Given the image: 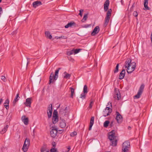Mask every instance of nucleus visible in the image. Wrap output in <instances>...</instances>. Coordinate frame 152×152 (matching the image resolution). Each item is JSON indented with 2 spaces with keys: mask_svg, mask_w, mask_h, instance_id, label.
<instances>
[{
  "mask_svg": "<svg viewBox=\"0 0 152 152\" xmlns=\"http://www.w3.org/2000/svg\"><path fill=\"white\" fill-rule=\"evenodd\" d=\"M81 50L80 49H74V53L76 54L78 53Z\"/></svg>",
  "mask_w": 152,
  "mask_h": 152,
  "instance_id": "4c0bfd02",
  "label": "nucleus"
},
{
  "mask_svg": "<svg viewBox=\"0 0 152 152\" xmlns=\"http://www.w3.org/2000/svg\"><path fill=\"white\" fill-rule=\"evenodd\" d=\"M3 100L1 98L0 99V104H1V103H2L3 102Z\"/></svg>",
  "mask_w": 152,
  "mask_h": 152,
  "instance_id": "864d4df0",
  "label": "nucleus"
},
{
  "mask_svg": "<svg viewBox=\"0 0 152 152\" xmlns=\"http://www.w3.org/2000/svg\"><path fill=\"white\" fill-rule=\"evenodd\" d=\"M71 149L70 147V146H69L67 148V151H66L65 152H69Z\"/></svg>",
  "mask_w": 152,
  "mask_h": 152,
  "instance_id": "de8ad7c7",
  "label": "nucleus"
},
{
  "mask_svg": "<svg viewBox=\"0 0 152 152\" xmlns=\"http://www.w3.org/2000/svg\"><path fill=\"white\" fill-rule=\"evenodd\" d=\"M88 88L87 86L86 85H85L84 86L83 89V92L84 93L87 94L88 93Z\"/></svg>",
  "mask_w": 152,
  "mask_h": 152,
  "instance_id": "2f4dec72",
  "label": "nucleus"
},
{
  "mask_svg": "<svg viewBox=\"0 0 152 152\" xmlns=\"http://www.w3.org/2000/svg\"><path fill=\"white\" fill-rule=\"evenodd\" d=\"M77 134V132H74L70 134V136L71 137H73Z\"/></svg>",
  "mask_w": 152,
  "mask_h": 152,
  "instance_id": "58836bf2",
  "label": "nucleus"
},
{
  "mask_svg": "<svg viewBox=\"0 0 152 152\" xmlns=\"http://www.w3.org/2000/svg\"><path fill=\"white\" fill-rule=\"evenodd\" d=\"M132 60L130 58L127 59L125 62L124 66L127 68L126 71L128 73H131L133 71L136 67V64L135 62H132Z\"/></svg>",
  "mask_w": 152,
  "mask_h": 152,
  "instance_id": "f257e3e1",
  "label": "nucleus"
},
{
  "mask_svg": "<svg viewBox=\"0 0 152 152\" xmlns=\"http://www.w3.org/2000/svg\"><path fill=\"white\" fill-rule=\"evenodd\" d=\"M62 36H61V37H56V39H61L62 38Z\"/></svg>",
  "mask_w": 152,
  "mask_h": 152,
  "instance_id": "8fccbe9b",
  "label": "nucleus"
},
{
  "mask_svg": "<svg viewBox=\"0 0 152 152\" xmlns=\"http://www.w3.org/2000/svg\"><path fill=\"white\" fill-rule=\"evenodd\" d=\"M9 100L8 99H7L6 100L5 102L4 103V104H9Z\"/></svg>",
  "mask_w": 152,
  "mask_h": 152,
  "instance_id": "37998d69",
  "label": "nucleus"
},
{
  "mask_svg": "<svg viewBox=\"0 0 152 152\" xmlns=\"http://www.w3.org/2000/svg\"><path fill=\"white\" fill-rule=\"evenodd\" d=\"M128 128L129 130H131V128L130 126H129L128 127Z\"/></svg>",
  "mask_w": 152,
  "mask_h": 152,
  "instance_id": "6e6d98bb",
  "label": "nucleus"
},
{
  "mask_svg": "<svg viewBox=\"0 0 152 152\" xmlns=\"http://www.w3.org/2000/svg\"><path fill=\"white\" fill-rule=\"evenodd\" d=\"M42 4V2L40 1H34L32 3V6L34 8H36L37 7L41 5Z\"/></svg>",
  "mask_w": 152,
  "mask_h": 152,
  "instance_id": "2eb2a0df",
  "label": "nucleus"
},
{
  "mask_svg": "<svg viewBox=\"0 0 152 152\" xmlns=\"http://www.w3.org/2000/svg\"><path fill=\"white\" fill-rule=\"evenodd\" d=\"M93 103H94V102L93 101L91 102H90V103L89 106V107L90 108H92V106H93Z\"/></svg>",
  "mask_w": 152,
  "mask_h": 152,
  "instance_id": "a19ab883",
  "label": "nucleus"
},
{
  "mask_svg": "<svg viewBox=\"0 0 152 152\" xmlns=\"http://www.w3.org/2000/svg\"><path fill=\"white\" fill-rule=\"evenodd\" d=\"M88 14H86L84 15L83 18L81 20L82 22H84L86 20L88 17Z\"/></svg>",
  "mask_w": 152,
  "mask_h": 152,
  "instance_id": "7c9ffc66",
  "label": "nucleus"
},
{
  "mask_svg": "<svg viewBox=\"0 0 152 152\" xmlns=\"http://www.w3.org/2000/svg\"><path fill=\"white\" fill-rule=\"evenodd\" d=\"M1 16V15H0V17Z\"/></svg>",
  "mask_w": 152,
  "mask_h": 152,
  "instance_id": "052dcab7",
  "label": "nucleus"
},
{
  "mask_svg": "<svg viewBox=\"0 0 152 152\" xmlns=\"http://www.w3.org/2000/svg\"><path fill=\"white\" fill-rule=\"evenodd\" d=\"M125 73V69H123L120 72L119 76V79L122 80L124 78V77Z\"/></svg>",
  "mask_w": 152,
  "mask_h": 152,
  "instance_id": "6ab92c4d",
  "label": "nucleus"
},
{
  "mask_svg": "<svg viewBox=\"0 0 152 152\" xmlns=\"http://www.w3.org/2000/svg\"><path fill=\"white\" fill-rule=\"evenodd\" d=\"M8 127L9 126L8 125H6L5 126L4 128L1 130V134H3L5 133L7 131Z\"/></svg>",
  "mask_w": 152,
  "mask_h": 152,
  "instance_id": "4be33fe9",
  "label": "nucleus"
},
{
  "mask_svg": "<svg viewBox=\"0 0 152 152\" xmlns=\"http://www.w3.org/2000/svg\"><path fill=\"white\" fill-rule=\"evenodd\" d=\"M51 129L50 131V135L53 137H55L56 136L58 131L54 127H52L51 128Z\"/></svg>",
  "mask_w": 152,
  "mask_h": 152,
  "instance_id": "9d476101",
  "label": "nucleus"
},
{
  "mask_svg": "<svg viewBox=\"0 0 152 152\" xmlns=\"http://www.w3.org/2000/svg\"><path fill=\"white\" fill-rule=\"evenodd\" d=\"M12 34L13 35V34H14V32H13Z\"/></svg>",
  "mask_w": 152,
  "mask_h": 152,
  "instance_id": "4d7b16f0",
  "label": "nucleus"
},
{
  "mask_svg": "<svg viewBox=\"0 0 152 152\" xmlns=\"http://www.w3.org/2000/svg\"><path fill=\"white\" fill-rule=\"evenodd\" d=\"M68 108L66 107L64 108H61L60 110L59 111V114L62 115H66V113L68 112Z\"/></svg>",
  "mask_w": 152,
  "mask_h": 152,
  "instance_id": "f8f14e48",
  "label": "nucleus"
},
{
  "mask_svg": "<svg viewBox=\"0 0 152 152\" xmlns=\"http://www.w3.org/2000/svg\"><path fill=\"white\" fill-rule=\"evenodd\" d=\"M145 87V85L142 84L140 86L137 94L134 96V99H138L140 97V96L143 92Z\"/></svg>",
  "mask_w": 152,
  "mask_h": 152,
  "instance_id": "423d86ee",
  "label": "nucleus"
},
{
  "mask_svg": "<svg viewBox=\"0 0 152 152\" xmlns=\"http://www.w3.org/2000/svg\"><path fill=\"white\" fill-rule=\"evenodd\" d=\"M110 123V122L108 121H105L104 123V126L105 127H107L108 125Z\"/></svg>",
  "mask_w": 152,
  "mask_h": 152,
  "instance_id": "f704fd0d",
  "label": "nucleus"
},
{
  "mask_svg": "<svg viewBox=\"0 0 152 152\" xmlns=\"http://www.w3.org/2000/svg\"><path fill=\"white\" fill-rule=\"evenodd\" d=\"M1 79L4 81H5L6 78L5 76H1Z\"/></svg>",
  "mask_w": 152,
  "mask_h": 152,
  "instance_id": "c03bdc74",
  "label": "nucleus"
},
{
  "mask_svg": "<svg viewBox=\"0 0 152 152\" xmlns=\"http://www.w3.org/2000/svg\"><path fill=\"white\" fill-rule=\"evenodd\" d=\"M41 152H49V150L47 149L45 147H42L41 149Z\"/></svg>",
  "mask_w": 152,
  "mask_h": 152,
  "instance_id": "473e14b6",
  "label": "nucleus"
},
{
  "mask_svg": "<svg viewBox=\"0 0 152 152\" xmlns=\"http://www.w3.org/2000/svg\"><path fill=\"white\" fill-rule=\"evenodd\" d=\"M52 105L50 104L48 106L47 110L48 116L49 118H50L52 116Z\"/></svg>",
  "mask_w": 152,
  "mask_h": 152,
  "instance_id": "1a4fd4ad",
  "label": "nucleus"
},
{
  "mask_svg": "<svg viewBox=\"0 0 152 152\" xmlns=\"http://www.w3.org/2000/svg\"><path fill=\"white\" fill-rule=\"evenodd\" d=\"M148 0H144V5L145 8L146 10H149V8L148 6Z\"/></svg>",
  "mask_w": 152,
  "mask_h": 152,
  "instance_id": "5701e85b",
  "label": "nucleus"
},
{
  "mask_svg": "<svg viewBox=\"0 0 152 152\" xmlns=\"http://www.w3.org/2000/svg\"><path fill=\"white\" fill-rule=\"evenodd\" d=\"M53 116H58V113L56 110L54 111Z\"/></svg>",
  "mask_w": 152,
  "mask_h": 152,
  "instance_id": "ea45409f",
  "label": "nucleus"
},
{
  "mask_svg": "<svg viewBox=\"0 0 152 152\" xmlns=\"http://www.w3.org/2000/svg\"><path fill=\"white\" fill-rule=\"evenodd\" d=\"M118 66H119V64H117L116 66L115 67V70L114 71V72L115 73H116L118 71Z\"/></svg>",
  "mask_w": 152,
  "mask_h": 152,
  "instance_id": "c9c22d12",
  "label": "nucleus"
},
{
  "mask_svg": "<svg viewBox=\"0 0 152 152\" xmlns=\"http://www.w3.org/2000/svg\"><path fill=\"white\" fill-rule=\"evenodd\" d=\"M80 13H79V15L82 17V12L83 11V9H81L80 10Z\"/></svg>",
  "mask_w": 152,
  "mask_h": 152,
  "instance_id": "a18cd8bd",
  "label": "nucleus"
},
{
  "mask_svg": "<svg viewBox=\"0 0 152 152\" xmlns=\"http://www.w3.org/2000/svg\"><path fill=\"white\" fill-rule=\"evenodd\" d=\"M31 98H28L26 99V102L24 103V104L26 106L29 107L31 106Z\"/></svg>",
  "mask_w": 152,
  "mask_h": 152,
  "instance_id": "dca6fc26",
  "label": "nucleus"
},
{
  "mask_svg": "<svg viewBox=\"0 0 152 152\" xmlns=\"http://www.w3.org/2000/svg\"><path fill=\"white\" fill-rule=\"evenodd\" d=\"M21 119L25 125H27L28 124V118H26L25 115H23Z\"/></svg>",
  "mask_w": 152,
  "mask_h": 152,
  "instance_id": "f3484780",
  "label": "nucleus"
},
{
  "mask_svg": "<svg viewBox=\"0 0 152 152\" xmlns=\"http://www.w3.org/2000/svg\"><path fill=\"white\" fill-rule=\"evenodd\" d=\"M29 59V58H27V60L28 61H27V65L29 64V61H28V60Z\"/></svg>",
  "mask_w": 152,
  "mask_h": 152,
  "instance_id": "603ef678",
  "label": "nucleus"
},
{
  "mask_svg": "<svg viewBox=\"0 0 152 152\" xmlns=\"http://www.w3.org/2000/svg\"><path fill=\"white\" fill-rule=\"evenodd\" d=\"M29 146L23 144L22 148V150L24 152H26L27 151Z\"/></svg>",
  "mask_w": 152,
  "mask_h": 152,
  "instance_id": "b1692460",
  "label": "nucleus"
},
{
  "mask_svg": "<svg viewBox=\"0 0 152 152\" xmlns=\"http://www.w3.org/2000/svg\"><path fill=\"white\" fill-rule=\"evenodd\" d=\"M2 0H0V3L1 2Z\"/></svg>",
  "mask_w": 152,
  "mask_h": 152,
  "instance_id": "13d9d810",
  "label": "nucleus"
},
{
  "mask_svg": "<svg viewBox=\"0 0 152 152\" xmlns=\"http://www.w3.org/2000/svg\"><path fill=\"white\" fill-rule=\"evenodd\" d=\"M133 15L135 17H137L138 15V13L137 11H134L133 13Z\"/></svg>",
  "mask_w": 152,
  "mask_h": 152,
  "instance_id": "79ce46f5",
  "label": "nucleus"
},
{
  "mask_svg": "<svg viewBox=\"0 0 152 152\" xmlns=\"http://www.w3.org/2000/svg\"><path fill=\"white\" fill-rule=\"evenodd\" d=\"M130 146V142L129 141L124 142L123 144L122 150L124 152H127Z\"/></svg>",
  "mask_w": 152,
  "mask_h": 152,
  "instance_id": "0eeeda50",
  "label": "nucleus"
},
{
  "mask_svg": "<svg viewBox=\"0 0 152 152\" xmlns=\"http://www.w3.org/2000/svg\"><path fill=\"white\" fill-rule=\"evenodd\" d=\"M108 137L110 141V145L113 146H116L118 139L117 136L115 135V131L113 130L108 133Z\"/></svg>",
  "mask_w": 152,
  "mask_h": 152,
  "instance_id": "f03ea898",
  "label": "nucleus"
},
{
  "mask_svg": "<svg viewBox=\"0 0 152 152\" xmlns=\"http://www.w3.org/2000/svg\"><path fill=\"white\" fill-rule=\"evenodd\" d=\"M113 122L112 121L111 122L110 124V126H113Z\"/></svg>",
  "mask_w": 152,
  "mask_h": 152,
  "instance_id": "5fc2aeb1",
  "label": "nucleus"
},
{
  "mask_svg": "<svg viewBox=\"0 0 152 152\" xmlns=\"http://www.w3.org/2000/svg\"><path fill=\"white\" fill-rule=\"evenodd\" d=\"M45 34L47 37H48L50 39H51L52 38V36L49 32L47 31L45 32Z\"/></svg>",
  "mask_w": 152,
  "mask_h": 152,
  "instance_id": "c85d7f7f",
  "label": "nucleus"
},
{
  "mask_svg": "<svg viewBox=\"0 0 152 152\" xmlns=\"http://www.w3.org/2000/svg\"><path fill=\"white\" fill-rule=\"evenodd\" d=\"M109 103H110V106L111 107H106L103 112V116L105 117L110 115L112 111L111 103L109 102L108 104H109Z\"/></svg>",
  "mask_w": 152,
  "mask_h": 152,
  "instance_id": "20e7f679",
  "label": "nucleus"
},
{
  "mask_svg": "<svg viewBox=\"0 0 152 152\" xmlns=\"http://www.w3.org/2000/svg\"><path fill=\"white\" fill-rule=\"evenodd\" d=\"M94 121V117H92L91 118L89 128V130H91V129L92 127L93 126Z\"/></svg>",
  "mask_w": 152,
  "mask_h": 152,
  "instance_id": "412c9836",
  "label": "nucleus"
},
{
  "mask_svg": "<svg viewBox=\"0 0 152 152\" xmlns=\"http://www.w3.org/2000/svg\"><path fill=\"white\" fill-rule=\"evenodd\" d=\"M19 94L18 93L17 94L15 97L14 100H13L12 103L14 106H15L16 103L20 98V97L19 96Z\"/></svg>",
  "mask_w": 152,
  "mask_h": 152,
  "instance_id": "aec40b11",
  "label": "nucleus"
},
{
  "mask_svg": "<svg viewBox=\"0 0 152 152\" xmlns=\"http://www.w3.org/2000/svg\"><path fill=\"white\" fill-rule=\"evenodd\" d=\"M24 144L29 146L30 145V140L29 139L26 138L24 142Z\"/></svg>",
  "mask_w": 152,
  "mask_h": 152,
  "instance_id": "bb28decb",
  "label": "nucleus"
},
{
  "mask_svg": "<svg viewBox=\"0 0 152 152\" xmlns=\"http://www.w3.org/2000/svg\"><path fill=\"white\" fill-rule=\"evenodd\" d=\"M61 69V68H58L56 70L54 75L53 72L51 73L49 77V84H50L51 83H54L55 81L57 79L58 77V74L59 71Z\"/></svg>",
  "mask_w": 152,
  "mask_h": 152,
  "instance_id": "7ed1b4c3",
  "label": "nucleus"
},
{
  "mask_svg": "<svg viewBox=\"0 0 152 152\" xmlns=\"http://www.w3.org/2000/svg\"><path fill=\"white\" fill-rule=\"evenodd\" d=\"M116 116L115 119L118 123H121L123 120V117L120 113L118 111L116 112Z\"/></svg>",
  "mask_w": 152,
  "mask_h": 152,
  "instance_id": "9b49d317",
  "label": "nucleus"
},
{
  "mask_svg": "<svg viewBox=\"0 0 152 152\" xmlns=\"http://www.w3.org/2000/svg\"><path fill=\"white\" fill-rule=\"evenodd\" d=\"M75 23L74 22H71L68 23L67 25L65 26V27L66 28H67L69 27H71L72 26L75 25Z\"/></svg>",
  "mask_w": 152,
  "mask_h": 152,
  "instance_id": "a878e982",
  "label": "nucleus"
},
{
  "mask_svg": "<svg viewBox=\"0 0 152 152\" xmlns=\"http://www.w3.org/2000/svg\"><path fill=\"white\" fill-rule=\"evenodd\" d=\"M52 121L53 124L56 123L58 121V116H53Z\"/></svg>",
  "mask_w": 152,
  "mask_h": 152,
  "instance_id": "393cba45",
  "label": "nucleus"
},
{
  "mask_svg": "<svg viewBox=\"0 0 152 152\" xmlns=\"http://www.w3.org/2000/svg\"><path fill=\"white\" fill-rule=\"evenodd\" d=\"M70 90H71V96L70 97L73 98V96L74 95V94L75 91V89L74 88L72 87H70L69 88Z\"/></svg>",
  "mask_w": 152,
  "mask_h": 152,
  "instance_id": "c756f323",
  "label": "nucleus"
},
{
  "mask_svg": "<svg viewBox=\"0 0 152 152\" xmlns=\"http://www.w3.org/2000/svg\"><path fill=\"white\" fill-rule=\"evenodd\" d=\"M64 74L65 75L64 76V78L66 79H69L71 77V75L67 73L66 72H64Z\"/></svg>",
  "mask_w": 152,
  "mask_h": 152,
  "instance_id": "cd10ccee",
  "label": "nucleus"
},
{
  "mask_svg": "<svg viewBox=\"0 0 152 152\" xmlns=\"http://www.w3.org/2000/svg\"><path fill=\"white\" fill-rule=\"evenodd\" d=\"M99 30L100 29L99 26H96L93 30V31L91 33V35L92 36H94L96 34H97L99 33Z\"/></svg>",
  "mask_w": 152,
  "mask_h": 152,
  "instance_id": "ddd939ff",
  "label": "nucleus"
},
{
  "mask_svg": "<svg viewBox=\"0 0 152 152\" xmlns=\"http://www.w3.org/2000/svg\"><path fill=\"white\" fill-rule=\"evenodd\" d=\"M2 13V9L1 7H0V15Z\"/></svg>",
  "mask_w": 152,
  "mask_h": 152,
  "instance_id": "09e8293b",
  "label": "nucleus"
},
{
  "mask_svg": "<svg viewBox=\"0 0 152 152\" xmlns=\"http://www.w3.org/2000/svg\"><path fill=\"white\" fill-rule=\"evenodd\" d=\"M110 4V1L109 0H106L104 4V10L105 12L107 11L108 9Z\"/></svg>",
  "mask_w": 152,
  "mask_h": 152,
  "instance_id": "4468645a",
  "label": "nucleus"
},
{
  "mask_svg": "<svg viewBox=\"0 0 152 152\" xmlns=\"http://www.w3.org/2000/svg\"><path fill=\"white\" fill-rule=\"evenodd\" d=\"M113 98L115 100H119L121 98V95L118 90L116 88L115 89Z\"/></svg>",
  "mask_w": 152,
  "mask_h": 152,
  "instance_id": "6e6552de",
  "label": "nucleus"
},
{
  "mask_svg": "<svg viewBox=\"0 0 152 152\" xmlns=\"http://www.w3.org/2000/svg\"><path fill=\"white\" fill-rule=\"evenodd\" d=\"M59 126L62 128H64L66 126L65 120L64 119H62L59 122Z\"/></svg>",
  "mask_w": 152,
  "mask_h": 152,
  "instance_id": "a211bd4d",
  "label": "nucleus"
},
{
  "mask_svg": "<svg viewBox=\"0 0 152 152\" xmlns=\"http://www.w3.org/2000/svg\"><path fill=\"white\" fill-rule=\"evenodd\" d=\"M53 147H54H54H55V145H53Z\"/></svg>",
  "mask_w": 152,
  "mask_h": 152,
  "instance_id": "bf43d9fd",
  "label": "nucleus"
},
{
  "mask_svg": "<svg viewBox=\"0 0 152 152\" xmlns=\"http://www.w3.org/2000/svg\"><path fill=\"white\" fill-rule=\"evenodd\" d=\"M86 94L84 93L80 95V98H82V99H85L86 97Z\"/></svg>",
  "mask_w": 152,
  "mask_h": 152,
  "instance_id": "e433bc0d",
  "label": "nucleus"
},
{
  "mask_svg": "<svg viewBox=\"0 0 152 152\" xmlns=\"http://www.w3.org/2000/svg\"><path fill=\"white\" fill-rule=\"evenodd\" d=\"M63 131V130H60L59 131V132L60 133H62V132Z\"/></svg>",
  "mask_w": 152,
  "mask_h": 152,
  "instance_id": "3c124183",
  "label": "nucleus"
},
{
  "mask_svg": "<svg viewBox=\"0 0 152 152\" xmlns=\"http://www.w3.org/2000/svg\"><path fill=\"white\" fill-rule=\"evenodd\" d=\"M111 12L112 10L111 9H109L107 12L106 16L105 18L104 22V26L105 27H106L107 25L109 22L111 15Z\"/></svg>",
  "mask_w": 152,
  "mask_h": 152,
  "instance_id": "39448f33",
  "label": "nucleus"
},
{
  "mask_svg": "<svg viewBox=\"0 0 152 152\" xmlns=\"http://www.w3.org/2000/svg\"><path fill=\"white\" fill-rule=\"evenodd\" d=\"M74 53V49H73L70 51L67 52V54L68 56H70Z\"/></svg>",
  "mask_w": 152,
  "mask_h": 152,
  "instance_id": "72a5a7b5",
  "label": "nucleus"
},
{
  "mask_svg": "<svg viewBox=\"0 0 152 152\" xmlns=\"http://www.w3.org/2000/svg\"><path fill=\"white\" fill-rule=\"evenodd\" d=\"M9 104H4V107L6 108V109L7 110H8L9 108Z\"/></svg>",
  "mask_w": 152,
  "mask_h": 152,
  "instance_id": "49530a36",
  "label": "nucleus"
}]
</instances>
